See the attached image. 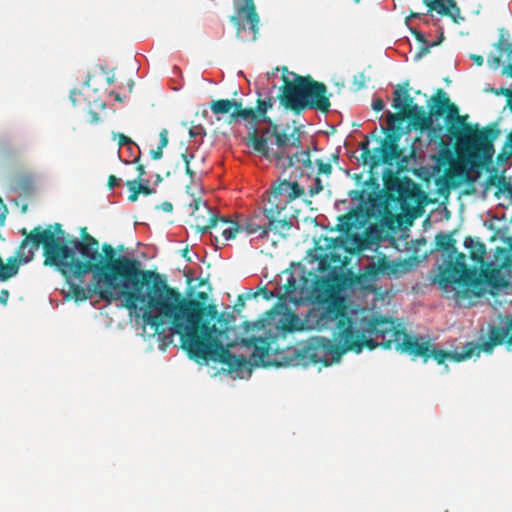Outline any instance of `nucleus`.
Here are the masks:
<instances>
[{
    "instance_id": "15",
    "label": "nucleus",
    "mask_w": 512,
    "mask_h": 512,
    "mask_svg": "<svg viewBox=\"0 0 512 512\" xmlns=\"http://www.w3.org/2000/svg\"><path fill=\"white\" fill-rule=\"evenodd\" d=\"M196 230L202 234L210 232L212 241L217 247L219 244L224 245L227 241L234 239L242 231V226L236 221L211 214L207 224L196 223Z\"/></svg>"
},
{
    "instance_id": "59",
    "label": "nucleus",
    "mask_w": 512,
    "mask_h": 512,
    "mask_svg": "<svg viewBox=\"0 0 512 512\" xmlns=\"http://www.w3.org/2000/svg\"><path fill=\"white\" fill-rule=\"evenodd\" d=\"M339 159V156L337 154H332L331 155V160L334 161V162H337Z\"/></svg>"
},
{
    "instance_id": "56",
    "label": "nucleus",
    "mask_w": 512,
    "mask_h": 512,
    "mask_svg": "<svg viewBox=\"0 0 512 512\" xmlns=\"http://www.w3.org/2000/svg\"><path fill=\"white\" fill-rule=\"evenodd\" d=\"M185 172H186V174H187V175H189V176H191V177L194 175V172H193V170L190 168V165H185Z\"/></svg>"
},
{
    "instance_id": "51",
    "label": "nucleus",
    "mask_w": 512,
    "mask_h": 512,
    "mask_svg": "<svg viewBox=\"0 0 512 512\" xmlns=\"http://www.w3.org/2000/svg\"><path fill=\"white\" fill-rule=\"evenodd\" d=\"M470 58L474 61V63L477 66H482L484 63V58L481 55L471 54Z\"/></svg>"
},
{
    "instance_id": "37",
    "label": "nucleus",
    "mask_w": 512,
    "mask_h": 512,
    "mask_svg": "<svg viewBox=\"0 0 512 512\" xmlns=\"http://www.w3.org/2000/svg\"><path fill=\"white\" fill-rule=\"evenodd\" d=\"M354 85H356L357 90L362 89L366 85V77L364 73H359L358 75L354 76Z\"/></svg>"
},
{
    "instance_id": "5",
    "label": "nucleus",
    "mask_w": 512,
    "mask_h": 512,
    "mask_svg": "<svg viewBox=\"0 0 512 512\" xmlns=\"http://www.w3.org/2000/svg\"><path fill=\"white\" fill-rule=\"evenodd\" d=\"M291 327H283L280 334L262 338H252L253 352L250 362L255 366H308L322 363L325 366L335 363L332 340L314 336L292 345L287 341L286 333H292Z\"/></svg>"
},
{
    "instance_id": "48",
    "label": "nucleus",
    "mask_w": 512,
    "mask_h": 512,
    "mask_svg": "<svg viewBox=\"0 0 512 512\" xmlns=\"http://www.w3.org/2000/svg\"><path fill=\"white\" fill-rule=\"evenodd\" d=\"M150 155L152 159L159 160L163 156V149H160V147H157V149H153L150 151Z\"/></svg>"
},
{
    "instance_id": "24",
    "label": "nucleus",
    "mask_w": 512,
    "mask_h": 512,
    "mask_svg": "<svg viewBox=\"0 0 512 512\" xmlns=\"http://www.w3.org/2000/svg\"><path fill=\"white\" fill-rule=\"evenodd\" d=\"M284 290V293L278 296L280 304L290 302L292 304L298 305L302 302L304 288L301 287L300 289H298L297 281L294 276L291 275L287 279V282L284 285Z\"/></svg>"
},
{
    "instance_id": "4",
    "label": "nucleus",
    "mask_w": 512,
    "mask_h": 512,
    "mask_svg": "<svg viewBox=\"0 0 512 512\" xmlns=\"http://www.w3.org/2000/svg\"><path fill=\"white\" fill-rule=\"evenodd\" d=\"M102 251L105 260L99 259L94 280L100 277L105 286L118 290L123 295L126 309L135 311L140 303L145 305L143 312H153L168 286L166 280L156 271L141 270L138 260L116 256L110 244H103Z\"/></svg>"
},
{
    "instance_id": "2",
    "label": "nucleus",
    "mask_w": 512,
    "mask_h": 512,
    "mask_svg": "<svg viewBox=\"0 0 512 512\" xmlns=\"http://www.w3.org/2000/svg\"><path fill=\"white\" fill-rule=\"evenodd\" d=\"M429 112L422 106L415 104L412 110L405 113H388V128L383 129L386 137L395 134L400 125L408 119L415 130L427 131L431 140H439L443 145L442 133L444 127L434 123V119L445 116L446 132L451 140L455 141L457 155L472 167L488 169L495 154L494 141L500 135L496 125L478 128L466 122L467 116L459 114L457 105L451 102L443 89H438L428 102Z\"/></svg>"
},
{
    "instance_id": "40",
    "label": "nucleus",
    "mask_w": 512,
    "mask_h": 512,
    "mask_svg": "<svg viewBox=\"0 0 512 512\" xmlns=\"http://www.w3.org/2000/svg\"><path fill=\"white\" fill-rule=\"evenodd\" d=\"M82 92L78 89H73L70 92V100L72 101L73 105H77L81 102Z\"/></svg>"
},
{
    "instance_id": "61",
    "label": "nucleus",
    "mask_w": 512,
    "mask_h": 512,
    "mask_svg": "<svg viewBox=\"0 0 512 512\" xmlns=\"http://www.w3.org/2000/svg\"><path fill=\"white\" fill-rule=\"evenodd\" d=\"M90 79H91V77L88 75V76H87V79H86V80H85V82H84V85H85L86 87H89V85H90Z\"/></svg>"
},
{
    "instance_id": "27",
    "label": "nucleus",
    "mask_w": 512,
    "mask_h": 512,
    "mask_svg": "<svg viewBox=\"0 0 512 512\" xmlns=\"http://www.w3.org/2000/svg\"><path fill=\"white\" fill-rule=\"evenodd\" d=\"M276 187L282 195H285L288 203L304 194V189L296 181L284 180Z\"/></svg>"
},
{
    "instance_id": "45",
    "label": "nucleus",
    "mask_w": 512,
    "mask_h": 512,
    "mask_svg": "<svg viewBox=\"0 0 512 512\" xmlns=\"http://www.w3.org/2000/svg\"><path fill=\"white\" fill-rule=\"evenodd\" d=\"M10 293L7 289H2L0 291V304L6 305L9 299Z\"/></svg>"
},
{
    "instance_id": "58",
    "label": "nucleus",
    "mask_w": 512,
    "mask_h": 512,
    "mask_svg": "<svg viewBox=\"0 0 512 512\" xmlns=\"http://www.w3.org/2000/svg\"><path fill=\"white\" fill-rule=\"evenodd\" d=\"M92 122H97L98 121V114L96 112H92Z\"/></svg>"
},
{
    "instance_id": "44",
    "label": "nucleus",
    "mask_w": 512,
    "mask_h": 512,
    "mask_svg": "<svg viewBox=\"0 0 512 512\" xmlns=\"http://www.w3.org/2000/svg\"><path fill=\"white\" fill-rule=\"evenodd\" d=\"M119 182V178H117L115 175H110L108 178L107 186L109 189H113L114 187L119 185Z\"/></svg>"
},
{
    "instance_id": "9",
    "label": "nucleus",
    "mask_w": 512,
    "mask_h": 512,
    "mask_svg": "<svg viewBox=\"0 0 512 512\" xmlns=\"http://www.w3.org/2000/svg\"><path fill=\"white\" fill-rule=\"evenodd\" d=\"M282 86L277 98L287 110L296 114L307 109L322 113L330 111V94L324 83L314 80L311 76H301L282 68Z\"/></svg>"
},
{
    "instance_id": "35",
    "label": "nucleus",
    "mask_w": 512,
    "mask_h": 512,
    "mask_svg": "<svg viewBox=\"0 0 512 512\" xmlns=\"http://www.w3.org/2000/svg\"><path fill=\"white\" fill-rule=\"evenodd\" d=\"M323 190V184L320 178H316L314 181V184L310 186L309 188V195L314 196L320 193Z\"/></svg>"
},
{
    "instance_id": "43",
    "label": "nucleus",
    "mask_w": 512,
    "mask_h": 512,
    "mask_svg": "<svg viewBox=\"0 0 512 512\" xmlns=\"http://www.w3.org/2000/svg\"><path fill=\"white\" fill-rule=\"evenodd\" d=\"M496 274H497V272H496V271H491V272H489V273H485V274H484V277H485V281H486L488 284H491V285H493V286H495V287H498V286H499V284H497L496 282H494V281H493L494 276H495Z\"/></svg>"
},
{
    "instance_id": "50",
    "label": "nucleus",
    "mask_w": 512,
    "mask_h": 512,
    "mask_svg": "<svg viewBox=\"0 0 512 512\" xmlns=\"http://www.w3.org/2000/svg\"><path fill=\"white\" fill-rule=\"evenodd\" d=\"M385 107V104L383 102L382 99H376L374 102H373V109L376 111V112H380L384 109Z\"/></svg>"
},
{
    "instance_id": "7",
    "label": "nucleus",
    "mask_w": 512,
    "mask_h": 512,
    "mask_svg": "<svg viewBox=\"0 0 512 512\" xmlns=\"http://www.w3.org/2000/svg\"><path fill=\"white\" fill-rule=\"evenodd\" d=\"M398 141V135L389 134L381 140L380 146L372 151L367 140L360 143V159L364 165H369L368 172L370 173V178L365 182V185L371 188L372 191L367 192L365 189H359L349 192L351 199L359 201L371 220L385 225L393 223L394 220V215L390 210L392 200L390 197H387V190L385 188L383 191L379 190L375 169L381 164L391 166L395 161H398L402 154Z\"/></svg>"
},
{
    "instance_id": "47",
    "label": "nucleus",
    "mask_w": 512,
    "mask_h": 512,
    "mask_svg": "<svg viewBox=\"0 0 512 512\" xmlns=\"http://www.w3.org/2000/svg\"><path fill=\"white\" fill-rule=\"evenodd\" d=\"M157 208L161 209L162 211L166 213H170L173 210V205L171 202L165 201L161 203Z\"/></svg>"
},
{
    "instance_id": "29",
    "label": "nucleus",
    "mask_w": 512,
    "mask_h": 512,
    "mask_svg": "<svg viewBox=\"0 0 512 512\" xmlns=\"http://www.w3.org/2000/svg\"><path fill=\"white\" fill-rule=\"evenodd\" d=\"M487 185L497 187L495 196L498 198L501 194L512 197V184L504 176L490 175L487 178Z\"/></svg>"
},
{
    "instance_id": "57",
    "label": "nucleus",
    "mask_w": 512,
    "mask_h": 512,
    "mask_svg": "<svg viewBox=\"0 0 512 512\" xmlns=\"http://www.w3.org/2000/svg\"><path fill=\"white\" fill-rule=\"evenodd\" d=\"M2 207L3 206H0V209ZM4 221H5V214L4 213H0V226H2L4 224Z\"/></svg>"
},
{
    "instance_id": "1",
    "label": "nucleus",
    "mask_w": 512,
    "mask_h": 512,
    "mask_svg": "<svg viewBox=\"0 0 512 512\" xmlns=\"http://www.w3.org/2000/svg\"><path fill=\"white\" fill-rule=\"evenodd\" d=\"M154 311L156 313L150 310L142 313L144 324L157 334L164 331L165 323L169 324L170 331L180 337L181 348L190 359L221 363L230 373L247 367L246 357L232 354L223 343L235 321L232 312L219 313L215 304L204 305L169 285Z\"/></svg>"
},
{
    "instance_id": "36",
    "label": "nucleus",
    "mask_w": 512,
    "mask_h": 512,
    "mask_svg": "<svg viewBox=\"0 0 512 512\" xmlns=\"http://www.w3.org/2000/svg\"><path fill=\"white\" fill-rule=\"evenodd\" d=\"M259 294H261L263 296V298H265L266 300H270V299L276 297V294L269 291L266 287L260 288V290L258 292L251 294V296L257 297Z\"/></svg>"
},
{
    "instance_id": "31",
    "label": "nucleus",
    "mask_w": 512,
    "mask_h": 512,
    "mask_svg": "<svg viewBox=\"0 0 512 512\" xmlns=\"http://www.w3.org/2000/svg\"><path fill=\"white\" fill-rule=\"evenodd\" d=\"M443 39V35H441L440 39L438 41L433 42L432 44H429L428 41L426 43L420 44V47L418 49V52L415 54V60H419L422 57L426 56L430 53V48L439 45L440 41Z\"/></svg>"
},
{
    "instance_id": "17",
    "label": "nucleus",
    "mask_w": 512,
    "mask_h": 512,
    "mask_svg": "<svg viewBox=\"0 0 512 512\" xmlns=\"http://www.w3.org/2000/svg\"><path fill=\"white\" fill-rule=\"evenodd\" d=\"M347 315L345 301L336 296L325 300L318 308L310 312V318L319 330L328 329L333 323Z\"/></svg>"
},
{
    "instance_id": "19",
    "label": "nucleus",
    "mask_w": 512,
    "mask_h": 512,
    "mask_svg": "<svg viewBox=\"0 0 512 512\" xmlns=\"http://www.w3.org/2000/svg\"><path fill=\"white\" fill-rule=\"evenodd\" d=\"M503 32L504 29H501L500 37L497 43L494 45L495 48L499 51L500 55H491L487 59L489 67L493 70H497L500 67L502 63L501 55L505 56V61H512V43L507 41ZM502 74L512 78V63H508L503 67Z\"/></svg>"
},
{
    "instance_id": "25",
    "label": "nucleus",
    "mask_w": 512,
    "mask_h": 512,
    "mask_svg": "<svg viewBox=\"0 0 512 512\" xmlns=\"http://www.w3.org/2000/svg\"><path fill=\"white\" fill-rule=\"evenodd\" d=\"M409 83L406 82L404 86V90L396 89L393 92V104L392 107L397 110V113H405L407 111L412 110L415 103H413V98L410 96L407 87Z\"/></svg>"
},
{
    "instance_id": "49",
    "label": "nucleus",
    "mask_w": 512,
    "mask_h": 512,
    "mask_svg": "<svg viewBox=\"0 0 512 512\" xmlns=\"http://www.w3.org/2000/svg\"><path fill=\"white\" fill-rule=\"evenodd\" d=\"M195 300L202 302L204 305H207L206 301L208 300V294L204 291H198Z\"/></svg>"
},
{
    "instance_id": "53",
    "label": "nucleus",
    "mask_w": 512,
    "mask_h": 512,
    "mask_svg": "<svg viewBox=\"0 0 512 512\" xmlns=\"http://www.w3.org/2000/svg\"><path fill=\"white\" fill-rule=\"evenodd\" d=\"M183 161L185 162V165L190 164V160L194 158L193 154L188 155L187 153H182L181 155Z\"/></svg>"
},
{
    "instance_id": "28",
    "label": "nucleus",
    "mask_w": 512,
    "mask_h": 512,
    "mask_svg": "<svg viewBox=\"0 0 512 512\" xmlns=\"http://www.w3.org/2000/svg\"><path fill=\"white\" fill-rule=\"evenodd\" d=\"M149 180H145V183L139 182L137 180H129L126 182V186L131 192L128 196V200L130 202H135L138 200L139 194L151 195L153 193V189L149 187Z\"/></svg>"
},
{
    "instance_id": "42",
    "label": "nucleus",
    "mask_w": 512,
    "mask_h": 512,
    "mask_svg": "<svg viewBox=\"0 0 512 512\" xmlns=\"http://www.w3.org/2000/svg\"><path fill=\"white\" fill-rule=\"evenodd\" d=\"M136 170L138 172V179H136L137 181L139 182H143L145 183V178L144 176L146 175V171H145V167L143 164H138L137 167H136Z\"/></svg>"
},
{
    "instance_id": "14",
    "label": "nucleus",
    "mask_w": 512,
    "mask_h": 512,
    "mask_svg": "<svg viewBox=\"0 0 512 512\" xmlns=\"http://www.w3.org/2000/svg\"><path fill=\"white\" fill-rule=\"evenodd\" d=\"M384 187L387 197L398 204L401 209H406L416 200L417 192L415 184L410 179L401 180L389 169L383 175Z\"/></svg>"
},
{
    "instance_id": "22",
    "label": "nucleus",
    "mask_w": 512,
    "mask_h": 512,
    "mask_svg": "<svg viewBox=\"0 0 512 512\" xmlns=\"http://www.w3.org/2000/svg\"><path fill=\"white\" fill-rule=\"evenodd\" d=\"M426 6L429 13L435 11L442 16L450 17L454 22L460 17V9L454 0H429Z\"/></svg>"
},
{
    "instance_id": "60",
    "label": "nucleus",
    "mask_w": 512,
    "mask_h": 512,
    "mask_svg": "<svg viewBox=\"0 0 512 512\" xmlns=\"http://www.w3.org/2000/svg\"><path fill=\"white\" fill-rule=\"evenodd\" d=\"M114 96H115V100H117V101H119V102H122V101H123V99H122V97L120 96V94L115 93V94H114Z\"/></svg>"
},
{
    "instance_id": "8",
    "label": "nucleus",
    "mask_w": 512,
    "mask_h": 512,
    "mask_svg": "<svg viewBox=\"0 0 512 512\" xmlns=\"http://www.w3.org/2000/svg\"><path fill=\"white\" fill-rule=\"evenodd\" d=\"M402 339L399 344L400 348L406 352L413 360L421 358L426 363L430 358L434 359L437 364L441 365L450 360L453 362H461L471 358L473 355H479L480 351L491 353L493 348L506 342L512 346V317L507 321L506 327L492 326L489 329L488 339L482 341L478 345L474 342H467L463 347V351L449 352L431 345L429 340L423 337L404 335L399 332H392Z\"/></svg>"
},
{
    "instance_id": "55",
    "label": "nucleus",
    "mask_w": 512,
    "mask_h": 512,
    "mask_svg": "<svg viewBox=\"0 0 512 512\" xmlns=\"http://www.w3.org/2000/svg\"><path fill=\"white\" fill-rule=\"evenodd\" d=\"M424 16V14L411 12L410 15L406 18V22H408L411 18H420Z\"/></svg>"
},
{
    "instance_id": "54",
    "label": "nucleus",
    "mask_w": 512,
    "mask_h": 512,
    "mask_svg": "<svg viewBox=\"0 0 512 512\" xmlns=\"http://www.w3.org/2000/svg\"><path fill=\"white\" fill-rule=\"evenodd\" d=\"M200 204H201V199L197 198V199H194L193 203L190 206L193 207V210L196 211L200 208Z\"/></svg>"
},
{
    "instance_id": "10",
    "label": "nucleus",
    "mask_w": 512,
    "mask_h": 512,
    "mask_svg": "<svg viewBox=\"0 0 512 512\" xmlns=\"http://www.w3.org/2000/svg\"><path fill=\"white\" fill-rule=\"evenodd\" d=\"M71 245V256L60 261L56 269L65 277L66 280L75 278L79 282H83L82 278L88 274L98 273L99 259V243L93 240L92 244L80 242L79 239L74 238L69 241Z\"/></svg>"
},
{
    "instance_id": "21",
    "label": "nucleus",
    "mask_w": 512,
    "mask_h": 512,
    "mask_svg": "<svg viewBox=\"0 0 512 512\" xmlns=\"http://www.w3.org/2000/svg\"><path fill=\"white\" fill-rule=\"evenodd\" d=\"M210 109L215 115H223L230 113V123L241 118L240 115H235L243 110L240 102L234 99H219L210 103Z\"/></svg>"
},
{
    "instance_id": "33",
    "label": "nucleus",
    "mask_w": 512,
    "mask_h": 512,
    "mask_svg": "<svg viewBox=\"0 0 512 512\" xmlns=\"http://www.w3.org/2000/svg\"><path fill=\"white\" fill-rule=\"evenodd\" d=\"M113 139H117L119 147L128 146L130 148L131 146H136L131 138L122 133H113Z\"/></svg>"
},
{
    "instance_id": "32",
    "label": "nucleus",
    "mask_w": 512,
    "mask_h": 512,
    "mask_svg": "<svg viewBox=\"0 0 512 512\" xmlns=\"http://www.w3.org/2000/svg\"><path fill=\"white\" fill-rule=\"evenodd\" d=\"M317 164V174L318 175H326L329 176L332 173V165L330 162H324L321 159L316 160Z\"/></svg>"
},
{
    "instance_id": "20",
    "label": "nucleus",
    "mask_w": 512,
    "mask_h": 512,
    "mask_svg": "<svg viewBox=\"0 0 512 512\" xmlns=\"http://www.w3.org/2000/svg\"><path fill=\"white\" fill-rule=\"evenodd\" d=\"M368 221H371V219L367 216V212L364 211L362 205H360L357 209L339 217L336 229L349 235L351 232L363 228Z\"/></svg>"
},
{
    "instance_id": "26",
    "label": "nucleus",
    "mask_w": 512,
    "mask_h": 512,
    "mask_svg": "<svg viewBox=\"0 0 512 512\" xmlns=\"http://www.w3.org/2000/svg\"><path fill=\"white\" fill-rule=\"evenodd\" d=\"M464 246L466 249H468L470 258L477 262V263H483L485 254H486V247L485 244L480 242L478 239H474L471 236H467L464 240Z\"/></svg>"
},
{
    "instance_id": "52",
    "label": "nucleus",
    "mask_w": 512,
    "mask_h": 512,
    "mask_svg": "<svg viewBox=\"0 0 512 512\" xmlns=\"http://www.w3.org/2000/svg\"><path fill=\"white\" fill-rule=\"evenodd\" d=\"M503 93H505V95L507 96L508 106H509L510 110L512 111V91L505 89V90H503Z\"/></svg>"
},
{
    "instance_id": "3",
    "label": "nucleus",
    "mask_w": 512,
    "mask_h": 512,
    "mask_svg": "<svg viewBox=\"0 0 512 512\" xmlns=\"http://www.w3.org/2000/svg\"><path fill=\"white\" fill-rule=\"evenodd\" d=\"M274 102L273 97L262 99L259 95L255 109L243 108L236 114L243 120L251 119L254 122L244 139L246 146L267 160L275 162V165L284 172L290 170V178L301 177L306 172L312 173L314 167L309 150L299 151L302 148L299 130L294 128L291 133H286L280 130L277 124H272L270 117L267 116V111L273 107Z\"/></svg>"
},
{
    "instance_id": "46",
    "label": "nucleus",
    "mask_w": 512,
    "mask_h": 512,
    "mask_svg": "<svg viewBox=\"0 0 512 512\" xmlns=\"http://www.w3.org/2000/svg\"><path fill=\"white\" fill-rule=\"evenodd\" d=\"M93 240H96V239L86 232V228H83L82 229V240H80V242H86L88 244H92Z\"/></svg>"
},
{
    "instance_id": "11",
    "label": "nucleus",
    "mask_w": 512,
    "mask_h": 512,
    "mask_svg": "<svg viewBox=\"0 0 512 512\" xmlns=\"http://www.w3.org/2000/svg\"><path fill=\"white\" fill-rule=\"evenodd\" d=\"M464 253H457L454 261H449L446 267L441 270L439 284L447 287L449 284H456L465 292H473L479 296L481 293L482 280L476 267L469 268L465 262Z\"/></svg>"
},
{
    "instance_id": "64",
    "label": "nucleus",
    "mask_w": 512,
    "mask_h": 512,
    "mask_svg": "<svg viewBox=\"0 0 512 512\" xmlns=\"http://www.w3.org/2000/svg\"><path fill=\"white\" fill-rule=\"evenodd\" d=\"M157 181H158V182L162 181V178H161V176H160V175H157Z\"/></svg>"
},
{
    "instance_id": "18",
    "label": "nucleus",
    "mask_w": 512,
    "mask_h": 512,
    "mask_svg": "<svg viewBox=\"0 0 512 512\" xmlns=\"http://www.w3.org/2000/svg\"><path fill=\"white\" fill-rule=\"evenodd\" d=\"M409 270L407 261H392L386 256L378 258L376 261L369 263L365 268V273L371 278H377L381 275L399 277Z\"/></svg>"
},
{
    "instance_id": "62",
    "label": "nucleus",
    "mask_w": 512,
    "mask_h": 512,
    "mask_svg": "<svg viewBox=\"0 0 512 512\" xmlns=\"http://www.w3.org/2000/svg\"><path fill=\"white\" fill-rule=\"evenodd\" d=\"M107 82L108 84H112L114 82V76L108 77Z\"/></svg>"
},
{
    "instance_id": "23",
    "label": "nucleus",
    "mask_w": 512,
    "mask_h": 512,
    "mask_svg": "<svg viewBox=\"0 0 512 512\" xmlns=\"http://www.w3.org/2000/svg\"><path fill=\"white\" fill-rule=\"evenodd\" d=\"M241 226L242 231L244 230L248 235L258 234L260 238L267 237L268 233L272 231V229L268 228L269 221L257 213L247 218Z\"/></svg>"
},
{
    "instance_id": "6",
    "label": "nucleus",
    "mask_w": 512,
    "mask_h": 512,
    "mask_svg": "<svg viewBox=\"0 0 512 512\" xmlns=\"http://www.w3.org/2000/svg\"><path fill=\"white\" fill-rule=\"evenodd\" d=\"M362 323V330L357 329L348 314L336 323L331 339L334 361H340L347 352L360 353L364 348L373 350L377 346L385 349L394 348L401 353H406L399 345L402 338L393 335L392 332L409 334L404 328L396 325L392 319L384 316H373L369 319L363 318Z\"/></svg>"
},
{
    "instance_id": "13",
    "label": "nucleus",
    "mask_w": 512,
    "mask_h": 512,
    "mask_svg": "<svg viewBox=\"0 0 512 512\" xmlns=\"http://www.w3.org/2000/svg\"><path fill=\"white\" fill-rule=\"evenodd\" d=\"M287 205L288 199L274 187L262 207L263 216L269 221L268 228L282 236H285L293 225L292 220L285 214Z\"/></svg>"
},
{
    "instance_id": "63",
    "label": "nucleus",
    "mask_w": 512,
    "mask_h": 512,
    "mask_svg": "<svg viewBox=\"0 0 512 512\" xmlns=\"http://www.w3.org/2000/svg\"><path fill=\"white\" fill-rule=\"evenodd\" d=\"M139 159H140V156H138L137 158L134 159V163H138L139 162Z\"/></svg>"
},
{
    "instance_id": "16",
    "label": "nucleus",
    "mask_w": 512,
    "mask_h": 512,
    "mask_svg": "<svg viewBox=\"0 0 512 512\" xmlns=\"http://www.w3.org/2000/svg\"><path fill=\"white\" fill-rule=\"evenodd\" d=\"M71 279L72 278L67 280L69 283L67 298H71L75 302H83L91 299L93 296H98L100 299L108 303L116 301L121 297L123 298V295L115 288H108L107 286L106 288H102L101 283H103V280L100 277L98 280H94L92 277L91 283L85 288L79 284L71 282Z\"/></svg>"
},
{
    "instance_id": "30",
    "label": "nucleus",
    "mask_w": 512,
    "mask_h": 512,
    "mask_svg": "<svg viewBox=\"0 0 512 512\" xmlns=\"http://www.w3.org/2000/svg\"><path fill=\"white\" fill-rule=\"evenodd\" d=\"M435 243L437 249L447 252L450 256L457 253L456 240L452 234L438 233L435 236Z\"/></svg>"
},
{
    "instance_id": "12",
    "label": "nucleus",
    "mask_w": 512,
    "mask_h": 512,
    "mask_svg": "<svg viewBox=\"0 0 512 512\" xmlns=\"http://www.w3.org/2000/svg\"><path fill=\"white\" fill-rule=\"evenodd\" d=\"M235 13L230 16L236 37L242 41H256L259 34L260 18L254 0H234Z\"/></svg>"
},
{
    "instance_id": "34",
    "label": "nucleus",
    "mask_w": 512,
    "mask_h": 512,
    "mask_svg": "<svg viewBox=\"0 0 512 512\" xmlns=\"http://www.w3.org/2000/svg\"><path fill=\"white\" fill-rule=\"evenodd\" d=\"M512 157V152L510 149H505V145L502 146L500 153L497 155V162L499 164H503L507 162Z\"/></svg>"
},
{
    "instance_id": "41",
    "label": "nucleus",
    "mask_w": 512,
    "mask_h": 512,
    "mask_svg": "<svg viewBox=\"0 0 512 512\" xmlns=\"http://www.w3.org/2000/svg\"><path fill=\"white\" fill-rule=\"evenodd\" d=\"M412 35L415 37V39L420 43H426L427 40L422 32H420L417 29H410Z\"/></svg>"
},
{
    "instance_id": "38",
    "label": "nucleus",
    "mask_w": 512,
    "mask_h": 512,
    "mask_svg": "<svg viewBox=\"0 0 512 512\" xmlns=\"http://www.w3.org/2000/svg\"><path fill=\"white\" fill-rule=\"evenodd\" d=\"M168 130L162 129L159 134V145L160 149H164L168 145Z\"/></svg>"
},
{
    "instance_id": "39",
    "label": "nucleus",
    "mask_w": 512,
    "mask_h": 512,
    "mask_svg": "<svg viewBox=\"0 0 512 512\" xmlns=\"http://www.w3.org/2000/svg\"><path fill=\"white\" fill-rule=\"evenodd\" d=\"M252 298L251 294H248L247 296H245L244 294H240L238 297H237V301H236V304L234 306V309L237 311V312H240V310L244 307L245 305V301L246 299H250Z\"/></svg>"
}]
</instances>
